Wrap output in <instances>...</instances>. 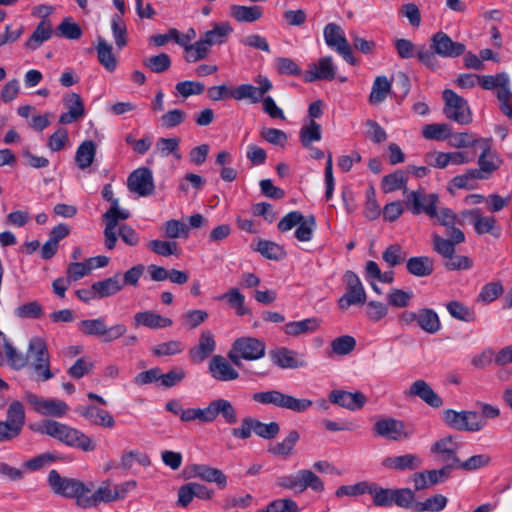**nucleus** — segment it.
<instances>
[{"mask_svg": "<svg viewBox=\"0 0 512 512\" xmlns=\"http://www.w3.org/2000/svg\"><path fill=\"white\" fill-rule=\"evenodd\" d=\"M210 53V47L200 38L195 43L187 46L185 49V60L189 63H195L205 59Z\"/></svg>", "mask_w": 512, "mask_h": 512, "instance_id": "obj_53", "label": "nucleus"}, {"mask_svg": "<svg viewBox=\"0 0 512 512\" xmlns=\"http://www.w3.org/2000/svg\"><path fill=\"white\" fill-rule=\"evenodd\" d=\"M299 438V433L296 430H291L281 442L270 445L268 452L274 456L288 458L293 453Z\"/></svg>", "mask_w": 512, "mask_h": 512, "instance_id": "obj_38", "label": "nucleus"}, {"mask_svg": "<svg viewBox=\"0 0 512 512\" xmlns=\"http://www.w3.org/2000/svg\"><path fill=\"white\" fill-rule=\"evenodd\" d=\"M254 83H256L257 86L251 84H241L233 88L225 84L212 86L208 88L207 94L213 101L232 98L237 101L249 100L251 103L255 104L260 102L262 97L272 90L273 84L267 76L262 74L254 78Z\"/></svg>", "mask_w": 512, "mask_h": 512, "instance_id": "obj_1", "label": "nucleus"}, {"mask_svg": "<svg viewBox=\"0 0 512 512\" xmlns=\"http://www.w3.org/2000/svg\"><path fill=\"white\" fill-rule=\"evenodd\" d=\"M479 85L485 90L497 89V91L510 89V77L506 72L496 75H480Z\"/></svg>", "mask_w": 512, "mask_h": 512, "instance_id": "obj_45", "label": "nucleus"}, {"mask_svg": "<svg viewBox=\"0 0 512 512\" xmlns=\"http://www.w3.org/2000/svg\"><path fill=\"white\" fill-rule=\"evenodd\" d=\"M481 153L478 157V168L472 169V174L476 175L478 180H487L498 170L502 164L499 154L492 149L488 139L480 141Z\"/></svg>", "mask_w": 512, "mask_h": 512, "instance_id": "obj_12", "label": "nucleus"}, {"mask_svg": "<svg viewBox=\"0 0 512 512\" xmlns=\"http://www.w3.org/2000/svg\"><path fill=\"white\" fill-rule=\"evenodd\" d=\"M300 142L303 147L310 148L313 142H318L322 138L321 125L310 119L308 123L304 124L299 132Z\"/></svg>", "mask_w": 512, "mask_h": 512, "instance_id": "obj_46", "label": "nucleus"}, {"mask_svg": "<svg viewBox=\"0 0 512 512\" xmlns=\"http://www.w3.org/2000/svg\"><path fill=\"white\" fill-rule=\"evenodd\" d=\"M185 349L184 344L179 340H170L155 345L152 348V354L157 357L174 356L181 354Z\"/></svg>", "mask_w": 512, "mask_h": 512, "instance_id": "obj_56", "label": "nucleus"}, {"mask_svg": "<svg viewBox=\"0 0 512 512\" xmlns=\"http://www.w3.org/2000/svg\"><path fill=\"white\" fill-rule=\"evenodd\" d=\"M112 50V45L104 38L100 36L97 38L96 51L98 60L110 72H113L117 67V60Z\"/></svg>", "mask_w": 512, "mask_h": 512, "instance_id": "obj_43", "label": "nucleus"}, {"mask_svg": "<svg viewBox=\"0 0 512 512\" xmlns=\"http://www.w3.org/2000/svg\"><path fill=\"white\" fill-rule=\"evenodd\" d=\"M391 91V82L386 76H377L373 82L369 95L370 104L382 103Z\"/></svg>", "mask_w": 512, "mask_h": 512, "instance_id": "obj_48", "label": "nucleus"}, {"mask_svg": "<svg viewBox=\"0 0 512 512\" xmlns=\"http://www.w3.org/2000/svg\"><path fill=\"white\" fill-rule=\"evenodd\" d=\"M91 288L98 298H105L115 295L123 288L121 274L117 273L112 277L102 281H97L92 284Z\"/></svg>", "mask_w": 512, "mask_h": 512, "instance_id": "obj_35", "label": "nucleus"}, {"mask_svg": "<svg viewBox=\"0 0 512 512\" xmlns=\"http://www.w3.org/2000/svg\"><path fill=\"white\" fill-rule=\"evenodd\" d=\"M29 366L44 365L50 363V356L46 343L40 337H33L28 344Z\"/></svg>", "mask_w": 512, "mask_h": 512, "instance_id": "obj_32", "label": "nucleus"}, {"mask_svg": "<svg viewBox=\"0 0 512 512\" xmlns=\"http://www.w3.org/2000/svg\"><path fill=\"white\" fill-rule=\"evenodd\" d=\"M52 35L53 27L51 21H40L31 36L25 42L24 47L27 50L34 51L38 49L44 42L48 41Z\"/></svg>", "mask_w": 512, "mask_h": 512, "instance_id": "obj_31", "label": "nucleus"}, {"mask_svg": "<svg viewBox=\"0 0 512 512\" xmlns=\"http://www.w3.org/2000/svg\"><path fill=\"white\" fill-rule=\"evenodd\" d=\"M327 46L338 52L351 65L356 64L351 47L345 37L344 30L336 23H328L323 30Z\"/></svg>", "mask_w": 512, "mask_h": 512, "instance_id": "obj_14", "label": "nucleus"}, {"mask_svg": "<svg viewBox=\"0 0 512 512\" xmlns=\"http://www.w3.org/2000/svg\"><path fill=\"white\" fill-rule=\"evenodd\" d=\"M209 373L215 380L222 382L233 381L239 377L238 371L221 355H214L211 358Z\"/></svg>", "mask_w": 512, "mask_h": 512, "instance_id": "obj_25", "label": "nucleus"}, {"mask_svg": "<svg viewBox=\"0 0 512 512\" xmlns=\"http://www.w3.org/2000/svg\"><path fill=\"white\" fill-rule=\"evenodd\" d=\"M25 420L24 405L19 400H13L8 406L5 422L20 434L25 425Z\"/></svg>", "mask_w": 512, "mask_h": 512, "instance_id": "obj_41", "label": "nucleus"}, {"mask_svg": "<svg viewBox=\"0 0 512 512\" xmlns=\"http://www.w3.org/2000/svg\"><path fill=\"white\" fill-rule=\"evenodd\" d=\"M106 322L104 318L85 319L78 323L81 332L87 336L102 337Z\"/></svg>", "mask_w": 512, "mask_h": 512, "instance_id": "obj_59", "label": "nucleus"}, {"mask_svg": "<svg viewBox=\"0 0 512 512\" xmlns=\"http://www.w3.org/2000/svg\"><path fill=\"white\" fill-rule=\"evenodd\" d=\"M172 324V319L162 316L154 310L140 311L133 316V326L135 328L163 329L172 326Z\"/></svg>", "mask_w": 512, "mask_h": 512, "instance_id": "obj_24", "label": "nucleus"}, {"mask_svg": "<svg viewBox=\"0 0 512 512\" xmlns=\"http://www.w3.org/2000/svg\"><path fill=\"white\" fill-rule=\"evenodd\" d=\"M444 115L449 120H452L461 125H467L472 121V113L468 102L451 89L443 91Z\"/></svg>", "mask_w": 512, "mask_h": 512, "instance_id": "obj_10", "label": "nucleus"}, {"mask_svg": "<svg viewBox=\"0 0 512 512\" xmlns=\"http://www.w3.org/2000/svg\"><path fill=\"white\" fill-rule=\"evenodd\" d=\"M277 484L296 493H302L308 488L315 492H321L324 489L322 480L308 469H302L293 474L281 476L277 479Z\"/></svg>", "mask_w": 512, "mask_h": 512, "instance_id": "obj_7", "label": "nucleus"}, {"mask_svg": "<svg viewBox=\"0 0 512 512\" xmlns=\"http://www.w3.org/2000/svg\"><path fill=\"white\" fill-rule=\"evenodd\" d=\"M270 357L274 364L283 369H296L307 366L306 360L301 355L286 347L270 351Z\"/></svg>", "mask_w": 512, "mask_h": 512, "instance_id": "obj_23", "label": "nucleus"}, {"mask_svg": "<svg viewBox=\"0 0 512 512\" xmlns=\"http://www.w3.org/2000/svg\"><path fill=\"white\" fill-rule=\"evenodd\" d=\"M382 465L387 469L397 471L416 470L422 466V459L416 454L391 456L385 458Z\"/></svg>", "mask_w": 512, "mask_h": 512, "instance_id": "obj_30", "label": "nucleus"}, {"mask_svg": "<svg viewBox=\"0 0 512 512\" xmlns=\"http://www.w3.org/2000/svg\"><path fill=\"white\" fill-rule=\"evenodd\" d=\"M355 346V338L349 335L337 337L330 344L331 352L339 356L349 354L354 350Z\"/></svg>", "mask_w": 512, "mask_h": 512, "instance_id": "obj_64", "label": "nucleus"}, {"mask_svg": "<svg viewBox=\"0 0 512 512\" xmlns=\"http://www.w3.org/2000/svg\"><path fill=\"white\" fill-rule=\"evenodd\" d=\"M502 293L503 286L500 282H489L481 288L477 296V302L489 304L496 300Z\"/></svg>", "mask_w": 512, "mask_h": 512, "instance_id": "obj_62", "label": "nucleus"}, {"mask_svg": "<svg viewBox=\"0 0 512 512\" xmlns=\"http://www.w3.org/2000/svg\"><path fill=\"white\" fill-rule=\"evenodd\" d=\"M473 227L478 235L491 234L494 237H499V227L494 216L481 214Z\"/></svg>", "mask_w": 512, "mask_h": 512, "instance_id": "obj_51", "label": "nucleus"}, {"mask_svg": "<svg viewBox=\"0 0 512 512\" xmlns=\"http://www.w3.org/2000/svg\"><path fill=\"white\" fill-rule=\"evenodd\" d=\"M219 415L230 425L238 421L236 408L229 400L224 398L212 400L204 408L183 409L180 419L183 422L198 420L202 423H210L215 421Z\"/></svg>", "mask_w": 512, "mask_h": 512, "instance_id": "obj_2", "label": "nucleus"}, {"mask_svg": "<svg viewBox=\"0 0 512 512\" xmlns=\"http://www.w3.org/2000/svg\"><path fill=\"white\" fill-rule=\"evenodd\" d=\"M446 309L450 316L456 320L466 323L475 322L477 320L475 311L459 301L453 300L448 302Z\"/></svg>", "mask_w": 512, "mask_h": 512, "instance_id": "obj_47", "label": "nucleus"}, {"mask_svg": "<svg viewBox=\"0 0 512 512\" xmlns=\"http://www.w3.org/2000/svg\"><path fill=\"white\" fill-rule=\"evenodd\" d=\"M23 399L38 414L50 417H63L69 410L68 405L59 399L43 398L26 390Z\"/></svg>", "mask_w": 512, "mask_h": 512, "instance_id": "obj_11", "label": "nucleus"}, {"mask_svg": "<svg viewBox=\"0 0 512 512\" xmlns=\"http://www.w3.org/2000/svg\"><path fill=\"white\" fill-rule=\"evenodd\" d=\"M143 65L154 73H163L171 66L170 56L166 53L147 57L143 60Z\"/></svg>", "mask_w": 512, "mask_h": 512, "instance_id": "obj_58", "label": "nucleus"}, {"mask_svg": "<svg viewBox=\"0 0 512 512\" xmlns=\"http://www.w3.org/2000/svg\"><path fill=\"white\" fill-rule=\"evenodd\" d=\"M96 145L91 140L83 141L77 148L75 163L80 170L89 168L95 159Z\"/></svg>", "mask_w": 512, "mask_h": 512, "instance_id": "obj_40", "label": "nucleus"}, {"mask_svg": "<svg viewBox=\"0 0 512 512\" xmlns=\"http://www.w3.org/2000/svg\"><path fill=\"white\" fill-rule=\"evenodd\" d=\"M255 251L269 260H281L285 257L284 249L275 242L259 239Z\"/></svg>", "mask_w": 512, "mask_h": 512, "instance_id": "obj_50", "label": "nucleus"}, {"mask_svg": "<svg viewBox=\"0 0 512 512\" xmlns=\"http://www.w3.org/2000/svg\"><path fill=\"white\" fill-rule=\"evenodd\" d=\"M460 448V443L456 441L453 436H447L436 441L432 447L431 452L436 453L439 459L447 462V465L457 467L459 459L456 456V451Z\"/></svg>", "mask_w": 512, "mask_h": 512, "instance_id": "obj_21", "label": "nucleus"}, {"mask_svg": "<svg viewBox=\"0 0 512 512\" xmlns=\"http://www.w3.org/2000/svg\"><path fill=\"white\" fill-rule=\"evenodd\" d=\"M344 282L346 291L338 300L339 308L346 310L352 305L364 304L366 292L360 278L353 271H347L344 274Z\"/></svg>", "mask_w": 512, "mask_h": 512, "instance_id": "obj_13", "label": "nucleus"}, {"mask_svg": "<svg viewBox=\"0 0 512 512\" xmlns=\"http://www.w3.org/2000/svg\"><path fill=\"white\" fill-rule=\"evenodd\" d=\"M266 345L263 341L254 337H241L234 341L228 358L236 366H241L242 360L253 361L265 355Z\"/></svg>", "mask_w": 512, "mask_h": 512, "instance_id": "obj_6", "label": "nucleus"}, {"mask_svg": "<svg viewBox=\"0 0 512 512\" xmlns=\"http://www.w3.org/2000/svg\"><path fill=\"white\" fill-rule=\"evenodd\" d=\"M164 234L167 238H188L189 227L180 220L170 219L163 224Z\"/></svg>", "mask_w": 512, "mask_h": 512, "instance_id": "obj_55", "label": "nucleus"}, {"mask_svg": "<svg viewBox=\"0 0 512 512\" xmlns=\"http://www.w3.org/2000/svg\"><path fill=\"white\" fill-rule=\"evenodd\" d=\"M407 271L416 277H427L434 271V261L428 256H415L406 261Z\"/></svg>", "mask_w": 512, "mask_h": 512, "instance_id": "obj_37", "label": "nucleus"}, {"mask_svg": "<svg viewBox=\"0 0 512 512\" xmlns=\"http://www.w3.org/2000/svg\"><path fill=\"white\" fill-rule=\"evenodd\" d=\"M408 176L403 170H397L385 175L382 179V190L384 193H391L396 190L408 191L406 188Z\"/></svg>", "mask_w": 512, "mask_h": 512, "instance_id": "obj_44", "label": "nucleus"}, {"mask_svg": "<svg viewBox=\"0 0 512 512\" xmlns=\"http://www.w3.org/2000/svg\"><path fill=\"white\" fill-rule=\"evenodd\" d=\"M373 430L377 436L393 441H402L411 435L405 430L404 423L394 418L379 419L373 425Z\"/></svg>", "mask_w": 512, "mask_h": 512, "instance_id": "obj_17", "label": "nucleus"}, {"mask_svg": "<svg viewBox=\"0 0 512 512\" xmlns=\"http://www.w3.org/2000/svg\"><path fill=\"white\" fill-rule=\"evenodd\" d=\"M404 394L408 397H418L433 408H439L443 404L442 398L422 379L414 381Z\"/></svg>", "mask_w": 512, "mask_h": 512, "instance_id": "obj_20", "label": "nucleus"}, {"mask_svg": "<svg viewBox=\"0 0 512 512\" xmlns=\"http://www.w3.org/2000/svg\"><path fill=\"white\" fill-rule=\"evenodd\" d=\"M114 486L110 480L103 481L102 484L94 491V493H85L84 498L79 500V507L92 508L100 503L115 502Z\"/></svg>", "mask_w": 512, "mask_h": 512, "instance_id": "obj_19", "label": "nucleus"}, {"mask_svg": "<svg viewBox=\"0 0 512 512\" xmlns=\"http://www.w3.org/2000/svg\"><path fill=\"white\" fill-rule=\"evenodd\" d=\"M316 229V220L313 215L303 217L295 230V237L301 242H308L312 239Z\"/></svg>", "mask_w": 512, "mask_h": 512, "instance_id": "obj_63", "label": "nucleus"}, {"mask_svg": "<svg viewBox=\"0 0 512 512\" xmlns=\"http://www.w3.org/2000/svg\"><path fill=\"white\" fill-rule=\"evenodd\" d=\"M442 418L447 426L458 431L478 432L486 426L476 411L447 409L443 411Z\"/></svg>", "mask_w": 512, "mask_h": 512, "instance_id": "obj_8", "label": "nucleus"}, {"mask_svg": "<svg viewBox=\"0 0 512 512\" xmlns=\"http://www.w3.org/2000/svg\"><path fill=\"white\" fill-rule=\"evenodd\" d=\"M207 319L208 313L205 310L193 309L182 314L181 324L188 330H194Z\"/></svg>", "mask_w": 512, "mask_h": 512, "instance_id": "obj_54", "label": "nucleus"}, {"mask_svg": "<svg viewBox=\"0 0 512 512\" xmlns=\"http://www.w3.org/2000/svg\"><path fill=\"white\" fill-rule=\"evenodd\" d=\"M63 102L68 111L60 115L59 123L70 124L84 116L85 109L79 94L69 93L63 98Z\"/></svg>", "mask_w": 512, "mask_h": 512, "instance_id": "obj_27", "label": "nucleus"}, {"mask_svg": "<svg viewBox=\"0 0 512 512\" xmlns=\"http://www.w3.org/2000/svg\"><path fill=\"white\" fill-rule=\"evenodd\" d=\"M78 412L92 425L104 428H113L115 425L113 416L108 411L96 406L88 405L81 407L78 409Z\"/></svg>", "mask_w": 512, "mask_h": 512, "instance_id": "obj_28", "label": "nucleus"}, {"mask_svg": "<svg viewBox=\"0 0 512 512\" xmlns=\"http://www.w3.org/2000/svg\"><path fill=\"white\" fill-rule=\"evenodd\" d=\"M56 33L69 40H76L82 36L81 27L72 20V18H64L58 25Z\"/></svg>", "mask_w": 512, "mask_h": 512, "instance_id": "obj_61", "label": "nucleus"}, {"mask_svg": "<svg viewBox=\"0 0 512 512\" xmlns=\"http://www.w3.org/2000/svg\"><path fill=\"white\" fill-rule=\"evenodd\" d=\"M417 325L428 334H436L441 329V321L438 314L430 308L418 310Z\"/></svg>", "mask_w": 512, "mask_h": 512, "instance_id": "obj_39", "label": "nucleus"}, {"mask_svg": "<svg viewBox=\"0 0 512 512\" xmlns=\"http://www.w3.org/2000/svg\"><path fill=\"white\" fill-rule=\"evenodd\" d=\"M102 197L111 202L110 208L103 214L105 221L104 237L105 246L108 250L115 248L117 242L116 227L119 220H126L130 217V213L126 209L119 207V201L113 196V189L111 184H105L102 189Z\"/></svg>", "mask_w": 512, "mask_h": 512, "instance_id": "obj_4", "label": "nucleus"}, {"mask_svg": "<svg viewBox=\"0 0 512 512\" xmlns=\"http://www.w3.org/2000/svg\"><path fill=\"white\" fill-rule=\"evenodd\" d=\"M48 484L54 494L75 499L77 506H79V500L84 498V494L92 492L93 489V483L85 484L75 478L62 477L54 469L48 474Z\"/></svg>", "mask_w": 512, "mask_h": 512, "instance_id": "obj_5", "label": "nucleus"}, {"mask_svg": "<svg viewBox=\"0 0 512 512\" xmlns=\"http://www.w3.org/2000/svg\"><path fill=\"white\" fill-rule=\"evenodd\" d=\"M404 205L413 215L426 214L429 217L436 215L439 196L435 193H425L422 189L404 191Z\"/></svg>", "mask_w": 512, "mask_h": 512, "instance_id": "obj_9", "label": "nucleus"}, {"mask_svg": "<svg viewBox=\"0 0 512 512\" xmlns=\"http://www.w3.org/2000/svg\"><path fill=\"white\" fill-rule=\"evenodd\" d=\"M219 299H225L235 309L238 316L250 314L251 311L245 306V296L237 288H231L221 295Z\"/></svg>", "mask_w": 512, "mask_h": 512, "instance_id": "obj_49", "label": "nucleus"}, {"mask_svg": "<svg viewBox=\"0 0 512 512\" xmlns=\"http://www.w3.org/2000/svg\"><path fill=\"white\" fill-rule=\"evenodd\" d=\"M232 31L233 28L227 22L214 23L212 29L206 31L201 38L211 48L214 45L224 44Z\"/></svg>", "mask_w": 512, "mask_h": 512, "instance_id": "obj_34", "label": "nucleus"}, {"mask_svg": "<svg viewBox=\"0 0 512 512\" xmlns=\"http://www.w3.org/2000/svg\"><path fill=\"white\" fill-rule=\"evenodd\" d=\"M312 404L313 402L310 399L296 398L279 390L275 407L302 413L308 410Z\"/></svg>", "mask_w": 512, "mask_h": 512, "instance_id": "obj_33", "label": "nucleus"}, {"mask_svg": "<svg viewBox=\"0 0 512 512\" xmlns=\"http://www.w3.org/2000/svg\"><path fill=\"white\" fill-rule=\"evenodd\" d=\"M111 29L116 46L122 49L127 44V29L123 18H121V14H114L112 16Z\"/></svg>", "mask_w": 512, "mask_h": 512, "instance_id": "obj_60", "label": "nucleus"}, {"mask_svg": "<svg viewBox=\"0 0 512 512\" xmlns=\"http://www.w3.org/2000/svg\"><path fill=\"white\" fill-rule=\"evenodd\" d=\"M230 14L238 22H255L262 17L263 10L258 5H231Z\"/></svg>", "mask_w": 512, "mask_h": 512, "instance_id": "obj_42", "label": "nucleus"}, {"mask_svg": "<svg viewBox=\"0 0 512 512\" xmlns=\"http://www.w3.org/2000/svg\"><path fill=\"white\" fill-rule=\"evenodd\" d=\"M321 321L316 317L299 321H291L285 324L284 332L289 336H299L315 332L320 327Z\"/></svg>", "mask_w": 512, "mask_h": 512, "instance_id": "obj_36", "label": "nucleus"}, {"mask_svg": "<svg viewBox=\"0 0 512 512\" xmlns=\"http://www.w3.org/2000/svg\"><path fill=\"white\" fill-rule=\"evenodd\" d=\"M430 48L443 58H457L466 51V46L463 43L453 41L448 34L442 31L431 36Z\"/></svg>", "mask_w": 512, "mask_h": 512, "instance_id": "obj_15", "label": "nucleus"}, {"mask_svg": "<svg viewBox=\"0 0 512 512\" xmlns=\"http://www.w3.org/2000/svg\"><path fill=\"white\" fill-rule=\"evenodd\" d=\"M329 400L333 404L339 405L350 411L361 409L366 401V396L359 391L348 392L345 390H333L329 394Z\"/></svg>", "mask_w": 512, "mask_h": 512, "instance_id": "obj_22", "label": "nucleus"}, {"mask_svg": "<svg viewBox=\"0 0 512 512\" xmlns=\"http://www.w3.org/2000/svg\"><path fill=\"white\" fill-rule=\"evenodd\" d=\"M337 67L331 56L321 57L316 63H310L303 74V80L312 83L318 80L331 81L336 76Z\"/></svg>", "mask_w": 512, "mask_h": 512, "instance_id": "obj_16", "label": "nucleus"}, {"mask_svg": "<svg viewBox=\"0 0 512 512\" xmlns=\"http://www.w3.org/2000/svg\"><path fill=\"white\" fill-rule=\"evenodd\" d=\"M216 342L211 331H202L198 344L189 350V357L193 363H201L215 350Z\"/></svg>", "mask_w": 512, "mask_h": 512, "instance_id": "obj_26", "label": "nucleus"}, {"mask_svg": "<svg viewBox=\"0 0 512 512\" xmlns=\"http://www.w3.org/2000/svg\"><path fill=\"white\" fill-rule=\"evenodd\" d=\"M39 431L68 446L77 447L85 452L96 449V444L93 440L83 432L54 420L43 421Z\"/></svg>", "mask_w": 512, "mask_h": 512, "instance_id": "obj_3", "label": "nucleus"}, {"mask_svg": "<svg viewBox=\"0 0 512 512\" xmlns=\"http://www.w3.org/2000/svg\"><path fill=\"white\" fill-rule=\"evenodd\" d=\"M194 477H198L209 483H216L220 489L227 486V476L218 468L205 464H194L191 466Z\"/></svg>", "mask_w": 512, "mask_h": 512, "instance_id": "obj_29", "label": "nucleus"}, {"mask_svg": "<svg viewBox=\"0 0 512 512\" xmlns=\"http://www.w3.org/2000/svg\"><path fill=\"white\" fill-rule=\"evenodd\" d=\"M412 291H404L402 289L393 288L387 294L386 299L390 306L395 308L408 307L413 299Z\"/></svg>", "mask_w": 512, "mask_h": 512, "instance_id": "obj_57", "label": "nucleus"}, {"mask_svg": "<svg viewBox=\"0 0 512 512\" xmlns=\"http://www.w3.org/2000/svg\"><path fill=\"white\" fill-rule=\"evenodd\" d=\"M128 189L139 196L151 195L154 191L152 172L148 168L134 170L127 179Z\"/></svg>", "mask_w": 512, "mask_h": 512, "instance_id": "obj_18", "label": "nucleus"}, {"mask_svg": "<svg viewBox=\"0 0 512 512\" xmlns=\"http://www.w3.org/2000/svg\"><path fill=\"white\" fill-rule=\"evenodd\" d=\"M147 246L151 251L163 257L180 254V247L175 241L151 240Z\"/></svg>", "mask_w": 512, "mask_h": 512, "instance_id": "obj_52", "label": "nucleus"}]
</instances>
